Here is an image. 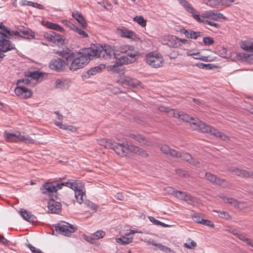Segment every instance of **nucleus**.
<instances>
[{
    "instance_id": "052dcab7",
    "label": "nucleus",
    "mask_w": 253,
    "mask_h": 253,
    "mask_svg": "<svg viewBox=\"0 0 253 253\" xmlns=\"http://www.w3.org/2000/svg\"><path fill=\"white\" fill-rule=\"evenodd\" d=\"M56 24L55 23L50 22H47L46 23L45 26L49 29H52V30H55L56 29Z\"/></svg>"
},
{
    "instance_id": "e2e57ef3",
    "label": "nucleus",
    "mask_w": 253,
    "mask_h": 253,
    "mask_svg": "<svg viewBox=\"0 0 253 253\" xmlns=\"http://www.w3.org/2000/svg\"><path fill=\"white\" fill-rule=\"evenodd\" d=\"M239 169H240L236 168V167H231V168H229V169H228L229 171L232 172V173H235L237 175H238V171H239Z\"/></svg>"
},
{
    "instance_id": "f704fd0d",
    "label": "nucleus",
    "mask_w": 253,
    "mask_h": 253,
    "mask_svg": "<svg viewBox=\"0 0 253 253\" xmlns=\"http://www.w3.org/2000/svg\"><path fill=\"white\" fill-rule=\"evenodd\" d=\"M219 0H209L206 2V4L216 8H219L220 7Z\"/></svg>"
},
{
    "instance_id": "0eeeda50",
    "label": "nucleus",
    "mask_w": 253,
    "mask_h": 253,
    "mask_svg": "<svg viewBox=\"0 0 253 253\" xmlns=\"http://www.w3.org/2000/svg\"><path fill=\"white\" fill-rule=\"evenodd\" d=\"M200 130L202 132L210 133L211 135L216 137H219L224 141L229 139V137L225 135L223 133L220 132L214 127L207 125L205 124L203 125V126L201 127Z\"/></svg>"
},
{
    "instance_id": "dca6fc26",
    "label": "nucleus",
    "mask_w": 253,
    "mask_h": 253,
    "mask_svg": "<svg viewBox=\"0 0 253 253\" xmlns=\"http://www.w3.org/2000/svg\"><path fill=\"white\" fill-rule=\"evenodd\" d=\"M160 149L163 153L168 156L172 157H182L180 152L170 148L168 145L165 144L160 147Z\"/></svg>"
},
{
    "instance_id": "a18cd8bd",
    "label": "nucleus",
    "mask_w": 253,
    "mask_h": 253,
    "mask_svg": "<svg viewBox=\"0 0 253 253\" xmlns=\"http://www.w3.org/2000/svg\"><path fill=\"white\" fill-rule=\"evenodd\" d=\"M129 48H132V45L126 44L123 45L120 47V52L126 54L128 50L129 49Z\"/></svg>"
},
{
    "instance_id": "a878e982",
    "label": "nucleus",
    "mask_w": 253,
    "mask_h": 253,
    "mask_svg": "<svg viewBox=\"0 0 253 253\" xmlns=\"http://www.w3.org/2000/svg\"><path fill=\"white\" fill-rule=\"evenodd\" d=\"M126 56L129 58L130 61L129 62H134L136 59L138 58L139 53L136 50L134 46H132V48H129L126 53Z\"/></svg>"
},
{
    "instance_id": "4d7b16f0",
    "label": "nucleus",
    "mask_w": 253,
    "mask_h": 253,
    "mask_svg": "<svg viewBox=\"0 0 253 253\" xmlns=\"http://www.w3.org/2000/svg\"><path fill=\"white\" fill-rule=\"evenodd\" d=\"M137 154L144 158H146L148 156V154L147 153L146 151L141 148H140Z\"/></svg>"
},
{
    "instance_id": "f03ea898",
    "label": "nucleus",
    "mask_w": 253,
    "mask_h": 253,
    "mask_svg": "<svg viewBox=\"0 0 253 253\" xmlns=\"http://www.w3.org/2000/svg\"><path fill=\"white\" fill-rule=\"evenodd\" d=\"M63 186L69 187L75 191V197L79 204H82L83 202V196L84 184L80 180L68 179L66 182L56 183V186H57L58 189H61Z\"/></svg>"
},
{
    "instance_id": "20e7f679",
    "label": "nucleus",
    "mask_w": 253,
    "mask_h": 253,
    "mask_svg": "<svg viewBox=\"0 0 253 253\" xmlns=\"http://www.w3.org/2000/svg\"><path fill=\"white\" fill-rule=\"evenodd\" d=\"M0 62L5 56L3 53L11 49H15L14 44L9 41V38L3 32H0Z\"/></svg>"
},
{
    "instance_id": "ddd939ff",
    "label": "nucleus",
    "mask_w": 253,
    "mask_h": 253,
    "mask_svg": "<svg viewBox=\"0 0 253 253\" xmlns=\"http://www.w3.org/2000/svg\"><path fill=\"white\" fill-rule=\"evenodd\" d=\"M55 182H47L44 183L40 188L41 192L44 194H50L56 192L58 190Z\"/></svg>"
},
{
    "instance_id": "de8ad7c7",
    "label": "nucleus",
    "mask_w": 253,
    "mask_h": 253,
    "mask_svg": "<svg viewBox=\"0 0 253 253\" xmlns=\"http://www.w3.org/2000/svg\"><path fill=\"white\" fill-rule=\"evenodd\" d=\"M220 7L221 6H229L231 3L234 1V0H219Z\"/></svg>"
},
{
    "instance_id": "2f4dec72",
    "label": "nucleus",
    "mask_w": 253,
    "mask_h": 253,
    "mask_svg": "<svg viewBox=\"0 0 253 253\" xmlns=\"http://www.w3.org/2000/svg\"><path fill=\"white\" fill-rule=\"evenodd\" d=\"M139 149V147L132 144L131 142L126 141V152L129 151L137 154Z\"/></svg>"
},
{
    "instance_id": "aec40b11",
    "label": "nucleus",
    "mask_w": 253,
    "mask_h": 253,
    "mask_svg": "<svg viewBox=\"0 0 253 253\" xmlns=\"http://www.w3.org/2000/svg\"><path fill=\"white\" fill-rule=\"evenodd\" d=\"M120 34L122 37L131 39L135 41H137L139 40V38L135 33L126 29H122Z\"/></svg>"
},
{
    "instance_id": "338daca9",
    "label": "nucleus",
    "mask_w": 253,
    "mask_h": 253,
    "mask_svg": "<svg viewBox=\"0 0 253 253\" xmlns=\"http://www.w3.org/2000/svg\"><path fill=\"white\" fill-rule=\"evenodd\" d=\"M192 100L193 103H194L193 105H197L198 106H201L203 105V103L202 102V101L198 99L193 98H192Z\"/></svg>"
},
{
    "instance_id": "4c0bfd02",
    "label": "nucleus",
    "mask_w": 253,
    "mask_h": 253,
    "mask_svg": "<svg viewBox=\"0 0 253 253\" xmlns=\"http://www.w3.org/2000/svg\"><path fill=\"white\" fill-rule=\"evenodd\" d=\"M241 47L247 51L253 52V45H250L249 43L244 42H243Z\"/></svg>"
},
{
    "instance_id": "1a4fd4ad",
    "label": "nucleus",
    "mask_w": 253,
    "mask_h": 253,
    "mask_svg": "<svg viewBox=\"0 0 253 253\" xmlns=\"http://www.w3.org/2000/svg\"><path fill=\"white\" fill-rule=\"evenodd\" d=\"M128 137L135 140L142 146H149L152 144V140L144 135L138 133H130Z\"/></svg>"
},
{
    "instance_id": "473e14b6",
    "label": "nucleus",
    "mask_w": 253,
    "mask_h": 253,
    "mask_svg": "<svg viewBox=\"0 0 253 253\" xmlns=\"http://www.w3.org/2000/svg\"><path fill=\"white\" fill-rule=\"evenodd\" d=\"M237 58L239 60H247L249 58L252 59L253 58V54H249L246 53H239L237 55Z\"/></svg>"
},
{
    "instance_id": "680f3d73",
    "label": "nucleus",
    "mask_w": 253,
    "mask_h": 253,
    "mask_svg": "<svg viewBox=\"0 0 253 253\" xmlns=\"http://www.w3.org/2000/svg\"><path fill=\"white\" fill-rule=\"evenodd\" d=\"M33 1H28L26 0H22L20 2V4L21 6H25V5H28V6H32L33 5Z\"/></svg>"
},
{
    "instance_id": "412c9836",
    "label": "nucleus",
    "mask_w": 253,
    "mask_h": 253,
    "mask_svg": "<svg viewBox=\"0 0 253 253\" xmlns=\"http://www.w3.org/2000/svg\"><path fill=\"white\" fill-rule=\"evenodd\" d=\"M19 212L22 217L26 221L33 223L36 222V217L30 212L24 209H21Z\"/></svg>"
},
{
    "instance_id": "cd10ccee",
    "label": "nucleus",
    "mask_w": 253,
    "mask_h": 253,
    "mask_svg": "<svg viewBox=\"0 0 253 253\" xmlns=\"http://www.w3.org/2000/svg\"><path fill=\"white\" fill-rule=\"evenodd\" d=\"M204 123L197 117H191V127H194L195 129L201 130V127Z\"/></svg>"
},
{
    "instance_id": "6e6552de",
    "label": "nucleus",
    "mask_w": 253,
    "mask_h": 253,
    "mask_svg": "<svg viewBox=\"0 0 253 253\" xmlns=\"http://www.w3.org/2000/svg\"><path fill=\"white\" fill-rule=\"evenodd\" d=\"M44 36L49 42H51L58 46L63 45L65 42L63 36L52 31L45 33Z\"/></svg>"
},
{
    "instance_id": "49530a36",
    "label": "nucleus",
    "mask_w": 253,
    "mask_h": 253,
    "mask_svg": "<svg viewBox=\"0 0 253 253\" xmlns=\"http://www.w3.org/2000/svg\"><path fill=\"white\" fill-rule=\"evenodd\" d=\"M203 23L205 24H208V25H209L210 26H213V27H214L216 28H218L220 27V25L219 24H218L217 23H214L213 22H212L211 21L209 20L204 19V20L203 21Z\"/></svg>"
},
{
    "instance_id": "69168bd1",
    "label": "nucleus",
    "mask_w": 253,
    "mask_h": 253,
    "mask_svg": "<svg viewBox=\"0 0 253 253\" xmlns=\"http://www.w3.org/2000/svg\"><path fill=\"white\" fill-rule=\"evenodd\" d=\"M239 239H240L241 240L244 241V242H246L247 241V240L248 239V238H247L245 235L243 234H242L241 233H239L237 236Z\"/></svg>"
},
{
    "instance_id": "4468645a",
    "label": "nucleus",
    "mask_w": 253,
    "mask_h": 253,
    "mask_svg": "<svg viewBox=\"0 0 253 253\" xmlns=\"http://www.w3.org/2000/svg\"><path fill=\"white\" fill-rule=\"evenodd\" d=\"M49 211L51 213H58L61 211V205L53 199H50L47 203Z\"/></svg>"
},
{
    "instance_id": "c756f323",
    "label": "nucleus",
    "mask_w": 253,
    "mask_h": 253,
    "mask_svg": "<svg viewBox=\"0 0 253 253\" xmlns=\"http://www.w3.org/2000/svg\"><path fill=\"white\" fill-rule=\"evenodd\" d=\"M20 141L24 142L26 144H34L35 140L33 139L28 135H26L24 132H21L20 137Z\"/></svg>"
},
{
    "instance_id": "c03bdc74",
    "label": "nucleus",
    "mask_w": 253,
    "mask_h": 253,
    "mask_svg": "<svg viewBox=\"0 0 253 253\" xmlns=\"http://www.w3.org/2000/svg\"><path fill=\"white\" fill-rule=\"evenodd\" d=\"M201 221H202L201 224L211 227H213L214 226V224L210 220L205 219L203 218V219L201 220Z\"/></svg>"
},
{
    "instance_id": "f8f14e48",
    "label": "nucleus",
    "mask_w": 253,
    "mask_h": 253,
    "mask_svg": "<svg viewBox=\"0 0 253 253\" xmlns=\"http://www.w3.org/2000/svg\"><path fill=\"white\" fill-rule=\"evenodd\" d=\"M14 91L17 96L25 99L30 97L33 94L32 91L30 89L21 85L16 87Z\"/></svg>"
},
{
    "instance_id": "6ab92c4d",
    "label": "nucleus",
    "mask_w": 253,
    "mask_h": 253,
    "mask_svg": "<svg viewBox=\"0 0 253 253\" xmlns=\"http://www.w3.org/2000/svg\"><path fill=\"white\" fill-rule=\"evenodd\" d=\"M116 60L115 64L113 65V69L115 70L116 67H121L123 65L128 64L132 63V62H129L130 60L128 57L126 55H123L119 58L116 57Z\"/></svg>"
},
{
    "instance_id": "774afa93",
    "label": "nucleus",
    "mask_w": 253,
    "mask_h": 253,
    "mask_svg": "<svg viewBox=\"0 0 253 253\" xmlns=\"http://www.w3.org/2000/svg\"><path fill=\"white\" fill-rule=\"evenodd\" d=\"M115 197L116 199H117L118 200H121V201H123L125 199L124 196L121 193H117L115 195Z\"/></svg>"
},
{
    "instance_id": "f257e3e1",
    "label": "nucleus",
    "mask_w": 253,
    "mask_h": 253,
    "mask_svg": "<svg viewBox=\"0 0 253 253\" xmlns=\"http://www.w3.org/2000/svg\"><path fill=\"white\" fill-rule=\"evenodd\" d=\"M62 54L68 61H72L70 68L75 71L87 65L91 57L109 60L116 58L117 53L110 45L102 46L93 44L89 48L81 49L76 53L71 49H67L63 51Z\"/></svg>"
},
{
    "instance_id": "72a5a7b5",
    "label": "nucleus",
    "mask_w": 253,
    "mask_h": 253,
    "mask_svg": "<svg viewBox=\"0 0 253 253\" xmlns=\"http://www.w3.org/2000/svg\"><path fill=\"white\" fill-rule=\"evenodd\" d=\"M42 73L39 71H34L29 72L28 75H26L27 77L30 78L31 80H38L42 77Z\"/></svg>"
},
{
    "instance_id": "37998d69",
    "label": "nucleus",
    "mask_w": 253,
    "mask_h": 253,
    "mask_svg": "<svg viewBox=\"0 0 253 253\" xmlns=\"http://www.w3.org/2000/svg\"><path fill=\"white\" fill-rule=\"evenodd\" d=\"M203 42L206 45H210L214 43V40L213 38L210 37H204L203 39Z\"/></svg>"
},
{
    "instance_id": "ea45409f",
    "label": "nucleus",
    "mask_w": 253,
    "mask_h": 253,
    "mask_svg": "<svg viewBox=\"0 0 253 253\" xmlns=\"http://www.w3.org/2000/svg\"><path fill=\"white\" fill-rule=\"evenodd\" d=\"M193 221L197 223L201 224V220L203 219L201 214L200 213H195L191 215Z\"/></svg>"
},
{
    "instance_id": "f3484780",
    "label": "nucleus",
    "mask_w": 253,
    "mask_h": 253,
    "mask_svg": "<svg viewBox=\"0 0 253 253\" xmlns=\"http://www.w3.org/2000/svg\"><path fill=\"white\" fill-rule=\"evenodd\" d=\"M55 231L62 235L70 236L72 231L68 229V226L66 225L58 223L54 226Z\"/></svg>"
},
{
    "instance_id": "a211bd4d",
    "label": "nucleus",
    "mask_w": 253,
    "mask_h": 253,
    "mask_svg": "<svg viewBox=\"0 0 253 253\" xmlns=\"http://www.w3.org/2000/svg\"><path fill=\"white\" fill-rule=\"evenodd\" d=\"M70 81L65 79H57L54 83V86L55 88L66 89L69 86Z\"/></svg>"
},
{
    "instance_id": "bf43d9fd",
    "label": "nucleus",
    "mask_w": 253,
    "mask_h": 253,
    "mask_svg": "<svg viewBox=\"0 0 253 253\" xmlns=\"http://www.w3.org/2000/svg\"><path fill=\"white\" fill-rule=\"evenodd\" d=\"M149 219L150 221L153 223L155 225H160L161 221L156 219L154 217L152 216H149Z\"/></svg>"
},
{
    "instance_id": "423d86ee",
    "label": "nucleus",
    "mask_w": 253,
    "mask_h": 253,
    "mask_svg": "<svg viewBox=\"0 0 253 253\" xmlns=\"http://www.w3.org/2000/svg\"><path fill=\"white\" fill-rule=\"evenodd\" d=\"M105 147L113 149L116 154L121 156H126L127 154L126 142L120 143L108 141L106 142Z\"/></svg>"
},
{
    "instance_id": "5701e85b",
    "label": "nucleus",
    "mask_w": 253,
    "mask_h": 253,
    "mask_svg": "<svg viewBox=\"0 0 253 253\" xmlns=\"http://www.w3.org/2000/svg\"><path fill=\"white\" fill-rule=\"evenodd\" d=\"M170 113H172V116L176 118H179L180 120L186 122H189L190 118L189 115L184 112H178L173 109H171Z\"/></svg>"
},
{
    "instance_id": "c9c22d12",
    "label": "nucleus",
    "mask_w": 253,
    "mask_h": 253,
    "mask_svg": "<svg viewBox=\"0 0 253 253\" xmlns=\"http://www.w3.org/2000/svg\"><path fill=\"white\" fill-rule=\"evenodd\" d=\"M133 20L142 27H145L146 25V20H145L142 16H136Z\"/></svg>"
},
{
    "instance_id": "6e6d98bb",
    "label": "nucleus",
    "mask_w": 253,
    "mask_h": 253,
    "mask_svg": "<svg viewBox=\"0 0 253 253\" xmlns=\"http://www.w3.org/2000/svg\"><path fill=\"white\" fill-rule=\"evenodd\" d=\"M179 2L183 5V6L185 8V9L189 11L190 10V6L188 2L185 0H178Z\"/></svg>"
},
{
    "instance_id": "864d4df0",
    "label": "nucleus",
    "mask_w": 253,
    "mask_h": 253,
    "mask_svg": "<svg viewBox=\"0 0 253 253\" xmlns=\"http://www.w3.org/2000/svg\"><path fill=\"white\" fill-rule=\"evenodd\" d=\"M219 216L222 218L229 219L231 218V216L225 211H220Z\"/></svg>"
},
{
    "instance_id": "09e8293b",
    "label": "nucleus",
    "mask_w": 253,
    "mask_h": 253,
    "mask_svg": "<svg viewBox=\"0 0 253 253\" xmlns=\"http://www.w3.org/2000/svg\"><path fill=\"white\" fill-rule=\"evenodd\" d=\"M21 83H23L25 84H29L31 83V81L29 78L27 77L26 79H21L17 80V84L19 86Z\"/></svg>"
},
{
    "instance_id": "c85d7f7f",
    "label": "nucleus",
    "mask_w": 253,
    "mask_h": 253,
    "mask_svg": "<svg viewBox=\"0 0 253 253\" xmlns=\"http://www.w3.org/2000/svg\"><path fill=\"white\" fill-rule=\"evenodd\" d=\"M133 238L132 237H129L128 236H124L122 237L116 238V241L122 245H127L130 243L132 241Z\"/></svg>"
},
{
    "instance_id": "b1692460",
    "label": "nucleus",
    "mask_w": 253,
    "mask_h": 253,
    "mask_svg": "<svg viewBox=\"0 0 253 253\" xmlns=\"http://www.w3.org/2000/svg\"><path fill=\"white\" fill-rule=\"evenodd\" d=\"M21 132L17 131L15 133H6L5 134V140L9 142H18L20 141V137Z\"/></svg>"
},
{
    "instance_id": "7c9ffc66",
    "label": "nucleus",
    "mask_w": 253,
    "mask_h": 253,
    "mask_svg": "<svg viewBox=\"0 0 253 253\" xmlns=\"http://www.w3.org/2000/svg\"><path fill=\"white\" fill-rule=\"evenodd\" d=\"M191 14L198 22L203 23V21L204 20V18L200 15V13L198 11H196L192 6H191Z\"/></svg>"
},
{
    "instance_id": "3c124183",
    "label": "nucleus",
    "mask_w": 253,
    "mask_h": 253,
    "mask_svg": "<svg viewBox=\"0 0 253 253\" xmlns=\"http://www.w3.org/2000/svg\"><path fill=\"white\" fill-rule=\"evenodd\" d=\"M202 36V33L201 32H195L191 30V39H196L198 37Z\"/></svg>"
},
{
    "instance_id": "e433bc0d",
    "label": "nucleus",
    "mask_w": 253,
    "mask_h": 253,
    "mask_svg": "<svg viewBox=\"0 0 253 253\" xmlns=\"http://www.w3.org/2000/svg\"><path fill=\"white\" fill-rule=\"evenodd\" d=\"M173 194L178 199L181 200H186V198L187 197V195L185 193L180 191H173Z\"/></svg>"
},
{
    "instance_id": "9b49d317",
    "label": "nucleus",
    "mask_w": 253,
    "mask_h": 253,
    "mask_svg": "<svg viewBox=\"0 0 253 253\" xmlns=\"http://www.w3.org/2000/svg\"><path fill=\"white\" fill-rule=\"evenodd\" d=\"M202 18L208 19V20H213L217 21L219 19H226V17L222 14L218 12L216 10H209L203 12L201 14Z\"/></svg>"
},
{
    "instance_id": "2eb2a0df",
    "label": "nucleus",
    "mask_w": 253,
    "mask_h": 253,
    "mask_svg": "<svg viewBox=\"0 0 253 253\" xmlns=\"http://www.w3.org/2000/svg\"><path fill=\"white\" fill-rule=\"evenodd\" d=\"M17 30L19 31L20 36L23 38L27 39H32L35 38V33L29 28L19 26Z\"/></svg>"
},
{
    "instance_id": "39448f33",
    "label": "nucleus",
    "mask_w": 253,
    "mask_h": 253,
    "mask_svg": "<svg viewBox=\"0 0 253 253\" xmlns=\"http://www.w3.org/2000/svg\"><path fill=\"white\" fill-rule=\"evenodd\" d=\"M145 61L149 66L157 68L162 66L164 58L160 53L154 51L146 55Z\"/></svg>"
},
{
    "instance_id": "8fccbe9b",
    "label": "nucleus",
    "mask_w": 253,
    "mask_h": 253,
    "mask_svg": "<svg viewBox=\"0 0 253 253\" xmlns=\"http://www.w3.org/2000/svg\"><path fill=\"white\" fill-rule=\"evenodd\" d=\"M84 239L88 243H90L91 244H94L95 242V240L94 239V237L93 234L91 236H87L84 235L83 236Z\"/></svg>"
},
{
    "instance_id": "9d476101",
    "label": "nucleus",
    "mask_w": 253,
    "mask_h": 253,
    "mask_svg": "<svg viewBox=\"0 0 253 253\" xmlns=\"http://www.w3.org/2000/svg\"><path fill=\"white\" fill-rule=\"evenodd\" d=\"M122 85L126 88H135L139 86L141 83L136 79L125 76L121 80Z\"/></svg>"
},
{
    "instance_id": "a19ab883",
    "label": "nucleus",
    "mask_w": 253,
    "mask_h": 253,
    "mask_svg": "<svg viewBox=\"0 0 253 253\" xmlns=\"http://www.w3.org/2000/svg\"><path fill=\"white\" fill-rule=\"evenodd\" d=\"M94 239L96 241V240H98L99 239L102 238L105 235V232L102 230H98L93 234Z\"/></svg>"
},
{
    "instance_id": "393cba45",
    "label": "nucleus",
    "mask_w": 253,
    "mask_h": 253,
    "mask_svg": "<svg viewBox=\"0 0 253 253\" xmlns=\"http://www.w3.org/2000/svg\"><path fill=\"white\" fill-rule=\"evenodd\" d=\"M105 68V65L103 64H101L97 66L92 67L90 69L87 71L85 77L89 78L91 76L94 75L96 73L100 72L102 71V70L104 69Z\"/></svg>"
},
{
    "instance_id": "0e129e2a",
    "label": "nucleus",
    "mask_w": 253,
    "mask_h": 253,
    "mask_svg": "<svg viewBox=\"0 0 253 253\" xmlns=\"http://www.w3.org/2000/svg\"><path fill=\"white\" fill-rule=\"evenodd\" d=\"M8 35L10 36H20V32L18 30L15 31L10 30V33Z\"/></svg>"
},
{
    "instance_id": "13d9d810",
    "label": "nucleus",
    "mask_w": 253,
    "mask_h": 253,
    "mask_svg": "<svg viewBox=\"0 0 253 253\" xmlns=\"http://www.w3.org/2000/svg\"><path fill=\"white\" fill-rule=\"evenodd\" d=\"M191 63H192V65L193 66H197L198 67H199V68H201V69H204L205 68V64H204V63H201V62L195 63L193 61H191Z\"/></svg>"
},
{
    "instance_id": "58836bf2",
    "label": "nucleus",
    "mask_w": 253,
    "mask_h": 253,
    "mask_svg": "<svg viewBox=\"0 0 253 253\" xmlns=\"http://www.w3.org/2000/svg\"><path fill=\"white\" fill-rule=\"evenodd\" d=\"M225 203H227L230 205H232L235 208L238 207L240 204V203L238 201L233 198L229 197L226 198Z\"/></svg>"
},
{
    "instance_id": "79ce46f5",
    "label": "nucleus",
    "mask_w": 253,
    "mask_h": 253,
    "mask_svg": "<svg viewBox=\"0 0 253 253\" xmlns=\"http://www.w3.org/2000/svg\"><path fill=\"white\" fill-rule=\"evenodd\" d=\"M205 175L208 180L212 183L213 184L214 183V182L216 179V175L212 174L210 172H206Z\"/></svg>"
},
{
    "instance_id": "4be33fe9",
    "label": "nucleus",
    "mask_w": 253,
    "mask_h": 253,
    "mask_svg": "<svg viewBox=\"0 0 253 253\" xmlns=\"http://www.w3.org/2000/svg\"><path fill=\"white\" fill-rule=\"evenodd\" d=\"M72 16L80 24L83 28L85 29L87 27V24L81 13L78 11H74L72 13Z\"/></svg>"
},
{
    "instance_id": "603ef678",
    "label": "nucleus",
    "mask_w": 253,
    "mask_h": 253,
    "mask_svg": "<svg viewBox=\"0 0 253 253\" xmlns=\"http://www.w3.org/2000/svg\"><path fill=\"white\" fill-rule=\"evenodd\" d=\"M248 172V170L240 169L239 171H238V176H242L243 177H247Z\"/></svg>"
},
{
    "instance_id": "bb28decb",
    "label": "nucleus",
    "mask_w": 253,
    "mask_h": 253,
    "mask_svg": "<svg viewBox=\"0 0 253 253\" xmlns=\"http://www.w3.org/2000/svg\"><path fill=\"white\" fill-rule=\"evenodd\" d=\"M67 26L70 28L71 29L77 33L83 38H87L88 37V34L82 29L78 28L76 25L71 22H68L66 24Z\"/></svg>"
},
{
    "instance_id": "5fc2aeb1",
    "label": "nucleus",
    "mask_w": 253,
    "mask_h": 253,
    "mask_svg": "<svg viewBox=\"0 0 253 253\" xmlns=\"http://www.w3.org/2000/svg\"><path fill=\"white\" fill-rule=\"evenodd\" d=\"M225 179L220 178L216 176V179L215 180L214 183L215 185H221L225 182Z\"/></svg>"
},
{
    "instance_id": "7ed1b4c3",
    "label": "nucleus",
    "mask_w": 253,
    "mask_h": 253,
    "mask_svg": "<svg viewBox=\"0 0 253 253\" xmlns=\"http://www.w3.org/2000/svg\"><path fill=\"white\" fill-rule=\"evenodd\" d=\"M67 49H70L67 48L57 52L59 55L66 59V62L60 58L57 57L53 59L49 62V67L51 69L57 72H61L64 70L66 66H67L69 67L70 70L72 71L70 68L72 61H68L66 57L63 56V55L62 54L63 51H65Z\"/></svg>"
}]
</instances>
